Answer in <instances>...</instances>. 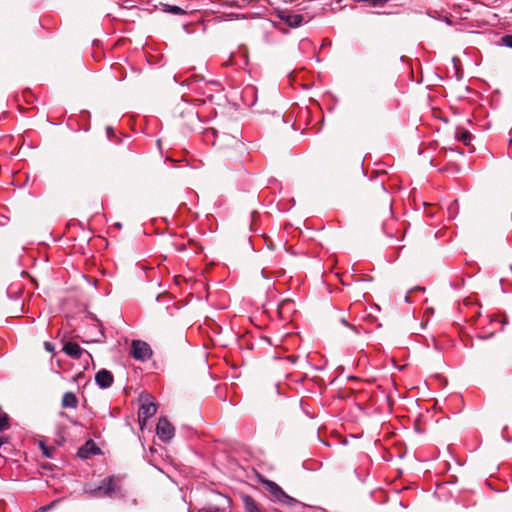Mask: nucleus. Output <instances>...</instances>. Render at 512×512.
<instances>
[{
	"label": "nucleus",
	"instance_id": "obj_19",
	"mask_svg": "<svg viewBox=\"0 0 512 512\" xmlns=\"http://www.w3.org/2000/svg\"><path fill=\"white\" fill-rule=\"evenodd\" d=\"M106 133H107V136H108L109 138H111V137L113 136V134H114L113 128H112V127H110V126H108V127L106 128Z\"/></svg>",
	"mask_w": 512,
	"mask_h": 512
},
{
	"label": "nucleus",
	"instance_id": "obj_23",
	"mask_svg": "<svg viewBox=\"0 0 512 512\" xmlns=\"http://www.w3.org/2000/svg\"><path fill=\"white\" fill-rule=\"evenodd\" d=\"M510 143L512 144V140L510 141Z\"/></svg>",
	"mask_w": 512,
	"mask_h": 512
},
{
	"label": "nucleus",
	"instance_id": "obj_9",
	"mask_svg": "<svg viewBox=\"0 0 512 512\" xmlns=\"http://www.w3.org/2000/svg\"><path fill=\"white\" fill-rule=\"evenodd\" d=\"M63 408H76L78 405V399L73 392L64 393L61 401Z\"/></svg>",
	"mask_w": 512,
	"mask_h": 512
},
{
	"label": "nucleus",
	"instance_id": "obj_11",
	"mask_svg": "<svg viewBox=\"0 0 512 512\" xmlns=\"http://www.w3.org/2000/svg\"><path fill=\"white\" fill-rule=\"evenodd\" d=\"M89 445H90V443L88 442L84 447L79 449V451H78V456L79 457H81L83 459H86L91 454H98L99 453V449L97 447H95L94 444H91V448H88Z\"/></svg>",
	"mask_w": 512,
	"mask_h": 512
},
{
	"label": "nucleus",
	"instance_id": "obj_17",
	"mask_svg": "<svg viewBox=\"0 0 512 512\" xmlns=\"http://www.w3.org/2000/svg\"><path fill=\"white\" fill-rule=\"evenodd\" d=\"M170 11L175 13V14H180V13L183 12V10L180 7H178V6H173Z\"/></svg>",
	"mask_w": 512,
	"mask_h": 512
},
{
	"label": "nucleus",
	"instance_id": "obj_13",
	"mask_svg": "<svg viewBox=\"0 0 512 512\" xmlns=\"http://www.w3.org/2000/svg\"><path fill=\"white\" fill-rule=\"evenodd\" d=\"M286 22L291 27H299L303 22V16L300 14H291L286 17Z\"/></svg>",
	"mask_w": 512,
	"mask_h": 512
},
{
	"label": "nucleus",
	"instance_id": "obj_18",
	"mask_svg": "<svg viewBox=\"0 0 512 512\" xmlns=\"http://www.w3.org/2000/svg\"><path fill=\"white\" fill-rule=\"evenodd\" d=\"M44 346H45V349L49 352H52L54 350L53 345L49 342H45Z\"/></svg>",
	"mask_w": 512,
	"mask_h": 512
},
{
	"label": "nucleus",
	"instance_id": "obj_2",
	"mask_svg": "<svg viewBox=\"0 0 512 512\" xmlns=\"http://www.w3.org/2000/svg\"><path fill=\"white\" fill-rule=\"evenodd\" d=\"M130 354L134 359L144 362L151 358L152 350L148 343L141 340H133Z\"/></svg>",
	"mask_w": 512,
	"mask_h": 512
},
{
	"label": "nucleus",
	"instance_id": "obj_16",
	"mask_svg": "<svg viewBox=\"0 0 512 512\" xmlns=\"http://www.w3.org/2000/svg\"><path fill=\"white\" fill-rule=\"evenodd\" d=\"M103 331L101 329H97V335L87 342H101V339L103 338Z\"/></svg>",
	"mask_w": 512,
	"mask_h": 512
},
{
	"label": "nucleus",
	"instance_id": "obj_14",
	"mask_svg": "<svg viewBox=\"0 0 512 512\" xmlns=\"http://www.w3.org/2000/svg\"><path fill=\"white\" fill-rule=\"evenodd\" d=\"M9 427L8 415L0 409V431L6 430Z\"/></svg>",
	"mask_w": 512,
	"mask_h": 512
},
{
	"label": "nucleus",
	"instance_id": "obj_3",
	"mask_svg": "<svg viewBox=\"0 0 512 512\" xmlns=\"http://www.w3.org/2000/svg\"><path fill=\"white\" fill-rule=\"evenodd\" d=\"M174 431V427L166 418L162 417L159 419L156 432L162 441L167 442L171 440L174 437Z\"/></svg>",
	"mask_w": 512,
	"mask_h": 512
},
{
	"label": "nucleus",
	"instance_id": "obj_22",
	"mask_svg": "<svg viewBox=\"0 0 512 512\" xmlns=\"http://www.w3.org/2000/svg\"><path fill=\"white\" fill-rule=\"evenodd\" d=\"M342 323H343L344 325L349 326V324L346 322V320H345V319H342Z\"/></svg>",
	"mask_w": 512,
	"mask_h": 512
},
{
	"label": "nucleus",
	"instance_id": "obj_6",
	"mask_svg": "<svg viewBox=\"0 0 512 512\" xmlns=\"http://www.w3.org/2000/svg\"><path fill=\"white\" fill-rule=\"evenodd\" d=\"M221 503L219 504H208L198 510V512H229L231 500L226 496H219Z\"/></svg>",
	"mask_w": 512,
	"mask_h": 512
},
{
	"label": "nucleus",
	"instance_id": "obj_7",
	"mask_svg": "<svg viewBox=\"0 0 512 512\" xmlns=\"http://www.w3.org/2000/svg\"><path fill=\"white\" fill-rule=\"evenodd\" d=\"M113 375L106 369L99 370L95 375V381L101 388H109L113 383Z\"/></svg>",
	"mask_w": 512,
	"mask_h": 512
},
{
	"label": "nucleus",
	"instance_id": "obj_8",
	"mask_svg": "<svg viewBox=\"0 0 512 512\" xmlns=\"http://www.w3.org/2000/svg\"><path fill=\"white\" fill-rule=\"evenodd\" d=\"M63 351L68 356L74 359L81 358L82 354L84 353V350L77 343L74 342L65 343L63 346Z\"/></svg>",
	"mask_w": 512,
	"mask_h": 512
},
{
	"label": "nucleus",
	"instance_id": "obj_10",
	"mask_svg": "<svg viewBox=\"0 0 512 512\" xmlns=\"http://www.w3.org/2000/svg\"><path fill=\"white\" fill-rule=\"evenodd\" d=\"M455 137L466 146H469L472 140V134L469 131L459 127L456 129Z\"/></svg>",
	"mask_w": 512,
	"mask_h": 512
},
{
	"label": "nucleus",
	"instance_id": "obj_1",
	"mask_svg": "<svg viewBox=\"0 0 512 512\" xmlns=\"http://www.w3.org/2000/svg\"><path fill=\"white\" fill-rule=\"evenodd\" d=\"M264 483H265V488L269 492L271 499L273 501L279 502L281 504H285L289 507H293L296 504H298V501L295 498L286 494L283 491V489L275 482L267 480Z\"/></svg>",
	"mask_w": 512,
	"mask_h": 512
},
{
	"label": "nucleus",
	"instance_id": "obj_4",
	"mask_svg": "<svg viewBox=\"0 0 512 512\" xmlns=\"http://www.w3.org/2000/svg\"><path fill=\"white\" fill-rule=\"evenodd\" d=\"M157 411V407L155 403L150 401L149 398H146L144 402L141 404L139 411H138V418L139 423L141 426H143L146 422V420L150 417H152Z\"/></svg>",
	"mask_w": 512,
	"mask_h": 512
},
{
	"label": "nucleus",
	"instance_id": "obj_20",
	"mask_svg": "<svg viewBox=\"0 0 512 512\" xmlns=\"http://www.w3.org/2000/svg\"><path fill=\"white\" fill-rule=\"evenodd\" d=\"M41 447H42V450H43L44 455H45L46 457H50V455H49V453H48V451H47V448H46L43 444H41Z\"/></svg>",
	"mask_w": 512,
	"mask_h": 512
},
{
	"label": "nucleus",
	"instance_id": "obj_12",
	"mask_svg": "<svg viewBox=\"0 0 512 512\" xmlns=\"http://www.w3.org/2000/svg\"><path fill=\"white\" fill-rule=\"evenodd\" d=\"M102 488L103 486H91L89 484L85 485L83 488L84 493L89 494L92 497H102Z\"/></svg>",
	"mask_w": 512,
	"mask_h": 512
},
{
	"label": "nucleus",
	"instance_id": "obj_5",
	"mask_svg": "<svg viewBox=\"0 0 512 512\" xmlns=\"http://www.w3.org/2000/svg\"><path fill=\"white\" fill-rule=\"evenodd\" d=\"M99 486H103L102 496L114 497L119 492L118 483L113 476L104 478Z\"/></svg>",
	"mask_w": 512,
	"mask_h": 512
},
{
	"label": "nucleus",
	"instance_id": "obj_21",
	"mask_svg": "<svg viewBox=\"0 0 512 512\" xmlns=\"http://www.w3.org/2000/svg\"><path fill=\"white\" fill-rule=\"evenodd\" d=\"M4 444V440L2 437H0V447Z\"/></svg>",
	"mask_w": 512,
	"mask_h": 512
},
{
	"label": "nucleus",
	"instance_id": "obj_15",
	"mask_svg": "<svg viewBox=\"0 0 512 512\" xmlns=\"http://www.w3.org/2000/svg\"><path fill=\"white\" fill-rule=\"evenodd\" d=\"M502 43L509 47V48H512V34L510 35H505L502 37Z\"/></svg>",
	"mask_w": 512,
	"mask_h": 512
}]
</instances>
